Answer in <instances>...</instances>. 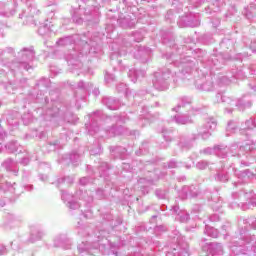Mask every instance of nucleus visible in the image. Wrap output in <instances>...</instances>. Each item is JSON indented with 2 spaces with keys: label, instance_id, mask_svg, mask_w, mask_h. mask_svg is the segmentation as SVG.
<instances>
[{
  "label": "nucleus",
  "instance_id": "f257e3e1",
  "mask_svg": "<svg viewBox=\"0 0 256 256\" xmlns=\"http://www.w3.org/2000/svg\"><path fill=\"white\" fill-rule=\"evenodd\" d=\"M77 234L79 237L86 239L78 245V253L80 255H95V253H102L105 256H121L123 243L121 238L113 236L109 239V230L96 229L85 226L78 222Z\"/></svg>",
  "mask_w": 256,
  "mask_h": 256
},
{
  "label": "nucleus",
  "instance_id": "f03ea898",
  "mask_svg": "<svg viewBox=\"0 0 256 256\" xmlns=\"http://www.w3.org/2000/svg\"><path fill=\"white\" fill-rule=\"evenodd\" d=\"M238 225L241 227L239 233L232 239L230 243V256L237 255H255L256 253V237L249 234L247 228L251 227L256 230V218L250 217L245 219L239 218Z\"/></svg>",
  "mask_w": 256,
  "mask_h": 256
},
{
  "label": "nucleus",
  "instance_id": "7ed1b4c3",
  "mask_svg": "<svg viewBox=\"0 0 256 256\" xmlns=\"http://www.w3.org/2000/svg\"><path fill=\"white\" fill-rule=\"evenodd\" d=\"M229 151L232 157H237L240 167H249L255 163L256 148L255 143L251 140L242 145L234 143L230 148L223 144L214 147V153L217 157H222V159L227 157Z\"/></svg>",
  "mask_w": 256,
  "mask_h": 256
},
{
  "label": "nucleus",
  "instance_id": "20e7f679",
  "mask_svg": "<svg viewBox=\"0 0 256 256\" xmlns=\"http://www.w3.org/2000/svg\"><path fill=\"white\" fill-rule=\"evenodd\" d=\"M13 57H15V50L13 48L0 50V85H3L8 93H14L19 87H23V80L17 81L12 79L18 72L11 71V68H9Z\"/></svg>",
  "mask_w": 256,
  "mask_h": 256
},
{
  "label": "nucleus",
  "instance_id": "39448f33",
  "mask_svg": "<svg viewBox=\"0 0 256 256\" xmlns=\"http://www.w3.org/2000/svg\"><path fill=\"white\" fill-rule=\"evenodd\" d=\"M77 197L82 202H77L75 196L67 191H62L61 198L70 211H77L80 209L81 217L84 219H91L93 217V211H91V205L93 204V194L89 191H79L77 192Z\"/></svg>",
  "mask_w": 256,
  "mask_h": 256
},
{
  "label": "nucleus",
  "instance_id": "423d86ee",
  "mask_svg": "<svg viewBox=\"0 0 256 256\" xmlns=\"http://www.w3.org/2000/svg\"><path fill=\"white\" fill-rule=\"evenodd\" d=\"M51 107L46 108H38L37 113L44 117L46 121H51V119L55 117H59L60 119H64L68 123H74L75 120L69 118L71 112L67 109V107L63 106V103L60 101L51 100Z\"/></svg>",
  "mask_w": 256,
  "mask_h": 256
},
{
  "label": "nucleus",
  "instance_id": "0eeeda50",
  "mask_svg": "<svg viewBox=\"0 0 256 256\" xmlns=\"http://www.w3.org/2000/svg\"><path fill=\"white\" fill-rule=\"evenodd\" d=\"M233 201L230 202V209L240 208L242 211H247L256 207V194L253 190H240L232 193Z\"/></svg>",
  "mask_w": 256,
  "mask_h": 256
},
{
  "label": "nucleus",
  "instance_id": "6e6552de",
  "mask_svg": "<svg viewBox=\"0 0 256 256\" xmlns=\"http://www.w3.org/2000/svg\"><path fill=\"white\" fill-rule=\"evenodd\" d=\"M186 49L187 47L182 46L177 50L179 54H166L168 63L178 67L180 73H191V70L195 68V58L181 54V50L185 51Z\"/></svg>",
  "mask_w": 256,
  "mask_h": 256
},
{
  "label": "nucleus",
  "instance_id": "1a4fd4ad",
  "mask_svg": "<svg viewBox=\"0 0 256 256\" xmlns=\"http://www.w3.org/2000/svg\"><path fill=\"white\" fill-rule=\"evenodd\" d=\"M35 59V50L33 47L30 48H23L18 52L17 58L12 60L9 65V69L13 71H29L32 69L31 61Z\"/></svg>",
  "mask_w": 256,
  "mask_h": 256
},
{
  "label": "nucleus",
  "instance_id": "9d476101",
  "mask_svg": "<svg viewBox=\"0 0 256 256\" xmlns=\"http://www.w3.org/2000/svg\"><path fill=\"white\" fill-rule=\"evenodd\" d=\"M170 237V251L166 252V256H189V244L185 242L179 230H174Z\"/></svg>",
  "mask_w": 256,
  "mask_h": 256
},
{
  "label": "nucleus",
  "instance_id": "9b49d317",
  "mask_svg": "<svg viewBox=\"0 0 256 256\" xmlns=\"http://www.w3.org/2000/svg\"><path fill=\"white\" fill-rule=\"evenodd\" d=\"M173 77L171 74V69L164 68L154 73V79L152 80L153 86L157 89V91H166L169 89V79Z\"/></svg>",
  "mask_w": 256,
  "mask_h": 256
},
{
  "label": "nucleus",
  "instance_id": "f8f14e48",
  "mask_svg": "<svg viewBox=\"0 0 256 256\" xmlns=\"http://www.w3.org/2000/svg\"><path fill=\"white\" fill-rule=\"evenodd\" d=\"M89 119L90 122L85 124V128L88 132V135H91L93 137L97 135V133L101 132V130L99 129V123L103 121V112L101 110H98L90 114Z\"/></svg>",
  "mask_w": 256,
  "mask_h": 256
},
{
  "label": "nucleus",
  "instance_id": "ddd939ff",
  "mask_svg": "<svg viewBox=\"0 0 256 256\" xmlns=\"http://www.w3.org/2000/svg\"><path fill=\"white\" fill-rule=\"evenodd\" d=\"M167 175V172L160 171L156 169L154 172H150V175L147 178H140L138 180V183L142 189H147L149 185H153L155 181H159V179H163Z\"/></svg>",
  "mask_w": 256,
  "mask_h": 256
},
{
  "label": "nucleus",
  "instance_id": "4468645a",
  "mask_svg": "<svg viewBox=\"0 0 256 256\" xmlns=\"http://www.w3.org/2000/svg\"><path fill=\"white\" fill-rule=\"evenodd\" d=\"M53 247L69 251L73 249V240L67 234H57L53 239Z\"/></svg>",
  "mask_w": 256,
  "mask_h": 256
},
{
  "label": "nucleus",
  "instance_id": "2eb2a0df",
  "mask_svg": "<svg viewBox=\"0 0 256 256\" xmlns=\"http://www.w3.org/2000/svg\"><path fill=\"white\" fill-rule=\"evenodd\" d=\"M235 177H237L238 181L234 182V187H239V185H243V183H247L250 179H255V173L251 172V170L246 169L244 171H239L237 168H232Z\"/></svg>",
  "mask_w": 256,
  "mask_h": 256
},
{
  "label": "nucleus",
  "instance_id": "dca6fc26",
  "mask_svg": "<svg viewBox=\"0 0 256 256\" xmlns=\"http://www.w3.org/2000/svg\"><path fill=\"white\" fill-rule=\"evenodd\" d=\"M179 27H199L201 25V18L199 14L190 13L187 16H182L178 21Z\"/></svg>",
  "mask_w": 256,
  "mask_h": 256
},
{
  "label": "nucleus",
  "instance_id": "f3484780",
  "mask_svg": "<svg viewBox=\"0 0 256 256\" xmlns=\"http://www.w3.org/2000/svg\"><path fill=\"white\" fill-rule=\"evenodd\" d=\"M233 102L234 104H230V108H225L226 113H233V107H237L240 111H245V109H249L253 105L249 96H243L238 100L233 99Z\"/></svg>",
  "mask_w": 256,
  "mask_h": 256
},
{
  "label": "nucleus",
  "instance_id": "a211bd4d",
  "mask_svg": "<svg viewBox=\"0 0 256 256\" xmlns=\"http://www.w3.org/2000/svg\"><path fill=\"white\" fill-rule=\"evenodd\" d=\"M21 1L26 5L27 9L23 10L22 13L19 14V19H23V17H26V19H33V17H35V15L39 13L37 6L33 2V0H21Z\"/></svg>",
  "mask_w": 256,
  "mask_h": 256
},
{
  "label": "nucleus",
  "instance_id": "6ab92c4d",
  "mask_svg": "<svg viewBox=\"0 0 256 256\" xmlns=\"http://www.w3.org/2000/svg\"><path fill=\"white\" fill-rule=\"evenodd\" d=\"M215 129H217V121L210 118L199 130L198 135H200L202 139H209V137H211V131H215Z\"/></svg>",
  "mask_w": 256,
  "mask_h": 256
},
{
  "label": "nucleus",
  "instance_id": "aec40b11",
  "mask_svg": "<svg viewBox=\"0 0 256 256\" xmlns=\"http://www.w3.org/2000/svg\"><path fill=\"white\" fill-rule=\"evenodd\" d=\"M21 217L15 215L13 212H8L4 216V227L5 229H13L21 225Z\"/></svg>",
  "mask_w": 256,
  "mask_h": 256
},
{
  "label": "nucleus",
  "instance_id": "412c9836",
  "mask_svg": "<svg viewBox=\"0 0 256 256\" xmlns=\"http://www.w3.org/2000/svg\"><path fill=\"white\" fill-rule=\"evenodd\" d=\"M79 55H77V51L72 50L71 53L67 54L65 56V59L72 71H75L77 69H81L83 67V63L81 60H79Z\"/></svg>",
  "mask_w": 256,
  "mask_h": 256
},
{
  "label": "nucleus",
  "instance_id": "4be33fe9",
  "mask_svg": "<svg viewBox=\"0 0 256 256\" xmlns=\"http://www.w3.org/2000/svg\"><path fill=\"white\" fill-rule=\"evenodd\" d=\"M179 197L182 199H189V197H201L199 186H184L179 194Z\"/></svg>",
  "mask_w": 256,
  "mask_h": 256
},
{
  "label": "nucleus",
  "instance_id": "5701e85b",
  "mask_svg": "<svg viewBox=\"0 0 256 256\" xmlns=\"http://www.w3.org/2000/svg\"><path fill=\"white\" fill-rule=\"evenodd\" d=\"M235 169V166H230L228 169H221L217 170L216 174L214 175L215 181H219L220 183H227L230 179L231 173H235L233 171Z\"/></svg>",
  "mask_w": 256,
  "mask_h": 256
},
{
  "label": "nucleus",
  "instance_id": "b1692460",
  "mask_svg": "<svg viewBox=\"0 0 256 256\" xmlns=\"http://www.w3.org/2000/svg\"><path fill=\"white\" fill-rule=\"evenodd\" d=\"M80 159L81 155L77 154V152H73L70 155L63 156L62 159L59 160V163H64V165H69V163H72V165L77 166L79 165Z\"/></svg>",
  "mask_w": 256,
  "mask_h": 256
},
{
  "label": "nucleus",
  "instance_id": "393cba45",
  "mask_svg": "<svg viewBox=\"0 0 256 256\" xmlns=\"http://www.w3.org/2000/svg\"><path fill=\"white\" fill-rule=\"evenodd\" d=\"M102 103L107 107V109H110L111 111H117V109L121 107V102L113 97H104L102 99Z\"/></svg>",
  "mask_w": 256,
  "mask_h": 256
},
{
  "label": "nucleus",
  "instance_id": "a878e982",
  "mask_svg": "<svg viewBox=\"0 0 256 256\" xmlns=\"http://www.w3.org/2000/svg\"><path fill=\"white\" fill-rule=\"evenodd\" d=\"M104 132L108 137H117V135H125L127 130H125L123 126L116 127L115 125H112L111 127L106 128Z\"/></svg>",
  "mask_w": 256,
  "mask_h": 256
},
{
  "label": "nucleus",
  "instance_id": "bb28decb",
  "mask_svg": "<svg viewBox=\"0 0 256 256\" xmlns=\"http://www.w3.org/2000/svg\"><path fill=\"white\" fill-rule=\"evenodd\" d=\"M172 122L176 125H189V123H193V120L189 114H176L172 117Z\"/></svg>",
  "mask_w": 256,
  "mask_h": 256
},
{
  "label": "nucleus",
  "instance_id": "cd10ccee",
  "mask_svg": "<svg viewBox=\"0 0 256 256\" xmlns=\"http://www.w3.org/2000/svg\"><path fill=\"white\" fill-rule=\"evenodd\" d=\"M150 122H151V115L147 111V107L144 106L142 107V111L137 123L139 127H145V125H149Z\"/></svg>",
  "mask_w": 256,
  "mask_h": 256
},
{
  "label": "nucleus",
  "instance_id": "c85d7f7f",
  "mask_svg": "<svg viewBox=\"0 0 256 256\" xmlns=\"http://www.w3.org/2000/svg\"><path fill=\"white\" fill-rule=\"evenodd\" d=\"M214 103H224L225 105H228V107L235 105L233 98L227 97L224 93L221 92L216 94Z\"/></svg>",
  "mask_w": 256,
  "mask_h": 256
},
{
  "label": "nucleus",
  "instance_id": "c756f323",
  "mask_svg": "<svg viewBox=\"0 0 256 256\" xmlns=\"http://www.w3.org/2000/svg\"><path fill=\"white\" fill-rule=\"evenodd\" d=\"M128 77L132 83H137L138 79H143V77H145V70H136L135 68H132L128 72Z\"/></svg>",
  "mask_w": 256,
  "mask_h": 256
},
{
  "label": "nucleus",
  "instance_id": "7c9ffc66",
  "mask_svg": "<svg viewBox=\"0 0 256 256\" xmlns=\"http://www.w3.org/2000/svg\"><path fill=\"white\" fill-rule=\"evenodd\" d=\"M196 89L199 91H213V82L211 80H207L206 82L203 80H197L195 82Z\"/></svg>",
  "mask_w": 256,
  "mask_h": 256
},
{
  "label": "nucleus",
  "instance_id": "2f4dec72",
  "mask_svg": "<svg viewBox=\"0 0 256 256\" xmlns=\"http://www.w3.org/2000/svg\"><path fill=\"white\" fill-rule=\"evenodd\" d=\"M208 251L211 256H220L223 255V246L219 243H210Z\"/></svg>",
  "mask_w": 256,
  "mask_h": 256
},
{
  "label": "nucleus",
  "instance_id": "473e14b6",
  "mask_svg": "<svg viewBox=\"0 0 256 256\" xmlns=\"http://www.w3.org/2000/svg\"><path fill=\"white\" fill-rule=\"evenodd\" d=\"M112 155L116 159H127V149L122 146H117L114 149H112Z\"/></svg>",
  "mask_w": 256,
  "mask_h": 256
},
{
  "label": "nucleus",
  "instance_id": "72a5a7b5",
  "mask_svg": "<svg viewBox=\"0 0 256 256\" xmlns=\"http://www.w3.org/2000/svg\"><path fill=\"white\" fill-rule=\"evenodd\" d=\"M160 132L162 133L165 140V142L161 143L160 147L161 149H167V147H169V143H171V130H166L165 128H162Z\"/></svg>",
  "mask_w": 256,
  "mask_h": 256
},
{
  "label": "nucleus",
  "instance_id": "f704fd0d",
  "mask_svg": "<svg viewBox=\"0 0 256 256\" xmlns=\"http://www.w3.org/2000/svg\"><path fill=\"white\" fill-rule=\"evenodd\" d=\"M81 45H84L83 48L81 50H79V55H81V57L87 55L88 53H90L91 51V47H93V40H81Z\"/></svg>",
  "mask_w": 256,
  "mask_h": 256
},
{
  "label": "nucleus",
  "instance_id": "c9c22d12",
  "mask_svg": "<svg viewBox=\"0 0 256 256\" xmlns=\"http://www.w3.org/2000/svg\"><path fill=\"white\" fill-rule=\"evenodd\" d=\"M191 103H193V100L191 98L184 97L181 99L180 103H178V105L172 109V111L179 113L181 109H185V107H187V105H191Z\"/></svg>",
  "mask_w": 256,
  "mask_h": 256
},
{
  "label": "nucleus",
  "instance_id": "e433bc0d",
  "mask_svg": "<svg viewBox=\"0 0 256 256\" xmlns=\"http://www.w3.org/2000/svg\"><path fill=\"white\" fill-rule=\"evenodd\" d=\"M15 185H17L16 183L11 184L9 182H4L3 179L0 180V191H4V193H6V191H9L10 193H17L15 191Z\"/></svg>",
  "mask_w": 256,
  "mask_h": 256
},
{
  "label": "nucleus",
  "instance_id": "4c0bfd02",
  "mask_svg": "<svg viewBox=\"0 0 256 256\" xmlns=\"http://www.w3.org/2000/svg\"><path fill=\"white\" fill-rule=\"evenodd\" d=\"M236 131H239V122L230 120L226 127V135H233Z\"/></svg>",
  "mask_w": 256,
  "mask_h": 256
},
{
  "label": "nucleus",
  "instance_id": "58836bf2",
  "mask_svg": "<svg viewBox=\"0 0 256 256\" xmlns=\"http://www.w3.org/2000/svg\"><path fill=\"white\" fill-rule=\"evenodd\" d=\"M98 173L99 177H104V179H107L109 175V164L106 162H101L98 166Z\"/></svg>",
  "mask_w": 256,
  "mask_h": 256
},
{
  "label": "nucleus",
  "instance_id": "ea45409f",
  "mask_svg": "<svg viewBox=\"0 0 256 256\" xmlns=\"http://www.w3.org/2000/svg\"><path fill=\"white\" fill-rule=\"evenodd\" d=\"M162 43L168 47H175V37L171 33L164 34L162 35Z\"/></svg>",
  "mask_w": 256,
  "mask_h": 256
},
{
  "label": "nucleus",
  "instance_id": "a19ab883",
  "mask_svg": "<svg viewBox=\"0 0 256 256\" xmlns=\"http://www.w3.org/2000/svg\"><path fill=\"white\" fill-rule=\"evenodd\" d=\"M44 236H45V232H43V230H40V229L32 230L30 241L31 243H35V241H40V239H43Z\"/></svg>",
  "mask_w": 256,
  "mask_h": 256
},
{
  "label": "nucleus",
  "instance_id": "79ce46f5",
  "mask_svg": "<svg viewBox=\"0 0 256 256\" xmlns=\"http://www.w3.org/2000/svg\"><path fill=\"white\" fill-rule=\"evenodd\" d=\"M210 206L213 211H221V208L223 207V199L221 197L213 198L210 202Z\"/></svg>",
  "mask_w": 256,
  "mask_h": 256
},
{
  "label": "nucleus",
  "instance_id": "37998d69",
  "mask_svg": "<svg viewBox=\"0 0 256 256\" xmlns=\"http://www.w3.org/2000/svg\"><path fill=\"white\" fill-rule=\"evenodd\" d=\"M204 233L205 235H208V237H213L214 239H217V237H219V230L209 225L205 226Z\"/></svg>",
  "mask_w": 256,
  "mask_h": 256
},
{
  "label": "nucleus",
  "instance_id": "c03bdc74",
  "mask_svg": "<svg viewBox=\"0 0 256 256\" xmlns=\"http://www.w3.org/2000/svg\"><path fill=\"white\" fill-rule=\"evenodd\" d=\"M250 73L251 75H256V65H252L250 66ZM248 87L251 89V91H253L254 93H256V76H255V80H251L248 83Z\"/></svg>",
  "mask_w": 256,
  "mask_h": 256
},
{
  "label": "nucleus",
  "instance_id": "a18cd8bd",
  "mask_svg": "<svg viewBox=\"0 0 256 256\" xmlns=\"http://www.w3.org/2000/svg\"><path fill=\"white\" fill-rule=\"evenodd\" d=\"M178 145L179 147H181V149H191V147H193L191 139L187 137L180 138V142L178 143Z\"/></svg>",
  "mask_w": 256,
  "mask_h": 256
},
{
  "label": "nucleus",
  "instance_id": "49530a36",
  "mask_svg": "<svg viewBox=\"0 0 256 256\" xmlns=\"http://www.w3.org/2000/svg\"><path fill=\"white\" fill-rule=\"evenodd\" d=\"M38 34L41 37H49V35L51 34V29H49V26H47V24L41 25L38 28Z\"/></svg>",
  "mask_w": 256,
  "mask_h": 256
},
{
  "label": "nucleus",
  "instance_id": "de8ad7c7",
  "mask_svg": "<svg viewBox=\"0 0 256 256\" xmlns=\"http://www.w3.org/2000/svg\"><path fill=\"white\" fill-rule=\"evenodd\" d=\"M71 43H73V37L71 36L60 38L57 41V45H59V47H65L66 45H71Z\"/></svg>",
  "mask_w": 256,
  "mask_h": 256
},
{
  "label": "nucleus",
  "instance_id": "09e8293b",
  "mask_svg": "<svg viewBox=\"0 0 256 256\" xmlns=\"http://www.w3.org/2000/svg\"><path fill=\"white\" fill-rule=\"evenodd\" d=\"M118 23L123 29H127V28L133 27V25H135L134 22H129V19H127V18L118 19Z\"/></svg>",
  "mask_w": 256,
  "mask_h": 256
},
{
  "label": "nucleus",
  "instance_id": "8fccbe9b",
  "mask_svg": "<svg viewBox=\"0 0 256 256\" xmlns=\"http://www.w3.org/2000/svg\"><path fill=\"white\" fill-rule=\"evenodd\" d=\"M19 144L15 141L9 142L5 148L9 153H16V151L19 149Z\"/></svg>",
  "mask_w": 256,
  "mask_h": 256
},
{
  "label": "nucleus",
  "instance_id": "3c124183",
  "mask_svg": "<svg viewBox=\"0 0 256 256\" xmlns=\"http://www.w3.org/2000/svg\"><path fill=\"white\" fill-rule=\"evenodd\" d=\"M91 87H93V84H86L83 81L78 82L77 84V89H80V91H82L83 93H87V91H89V89H91Z\"/></svg>",
  "mask_w": 256,
  "mask_h": 256
},
{
  "label": "nucleus",
  "instance_id": "603ef678",
  "mask_svg": "<svg viewBox=\"0 0 256 256\" xmlns=\"http://www.w3.org/2000/svg\"><path fill=\"white\" fill-rule=\"evenodd\" d=\"M116 89L119 93H125L126 97H129V88H127V84L120 83L117 85Z\"/></svg>",
  "mask_w": 256,
  "mask_h": 256
},
{
  "label": "nucleus",
  "instance_id": "864d4df0",
  "mask_svg": "<svg viewBox=\"0 0 256 256\" xmlns=\"http://www.w3.org/2000/svg\"><path fill=\"white\" fill-rule=\"evenodd\" d=\"M111 121L112 123H125V116H114L111 118H106L105 123H109Z\"/></svg>",
  "mask_w": 256,
  "mask_h": 256
},
{
  "label": "nucleus",
  "instance_id": "5fc2aeb1",
  "mask_svg": "<svg viewBox=\"0 0 256 256\" xmlns=\"http://www.w3.org/2000/svg\"><path fill=\"white\" fill-rule=\"evenodd\" d=\"M2 166L5 167L7 171H12L13 167H15V162L13 159H7L3 162Z\"/></svg>",
  "mask_w": 256,
  "mask_h": 256
},
{
  "label": "nucleus",
  "instance_id": "6e6d98bb",
  "mask_svg": "<svg viewBox=\"0 0 256 256\" xmlns=\"http://www.w3.org/2000/svg\"><path fill=\"white\" fill-rule=\"evenodd\" d=\"M74 178L73 177H64V178H59L56 182V186L59 187V185H61V183H67L68 185H70V183H73Z\"/></svg>",
  "mask_w": 256,
  "mask_h": 256
},
{
  "label": "nucleus",
  "instance_id": "4d7b16f0",
  "mask_svg": "<svg viewBox=\"0 0 256 256\" xmlns=\"http://www.w3.org/2000/svg\"><path fill=\"white\" fill-rule=\"evenodd\" d=\"M145 37V35L143 34V32H135L133 34V40L136 42V43H141V41H143V38Z\"/></svg>",
  "mask_w": 256,
  "mask_h": 256
},
{
  "label": "nucleus",
  "instance_id": "13d9d810",
  "mask_svg": "<svg viewBox=\"0 0 256 256\" xmlns=\"http://www.w3.org/2000/svg\"><path fill=\"white\" fill-rule=\"evenodd\" d=\"M207 167H209V163L205 160H201L198 163H196V169H199L200 171L207 169Z\"/></svg>",
  "mask_w": 256,
  "mask_h": 256
},
{
  "label": "nucleus",
  "instance_id": "bf43d9fd",
  "mask_svg": "<svg viewBox=\"0 0 256 256\" xmlns=\"http://www.w3.org/2000/svg\"><path fill=\"white\" fill-rule=\"evenodd\" d=\"M22 121H23L24 125H29V123H32V121H33V115H31V113L24 114L22 116Z\"/></svg>",
  "mask_w": 256,
  "mask_h": 256
},
{
  "label": "nucleus",
  "instance_id": "052dcab7",
  "mask_svg": "<svg viewBox=\"0 0 256 256\" xmlns=\"http://www.w3.org/2000/svg\"><path fill=\"white\" fill-rule=\"evenodd\" d=\"M95 195H96V199H99V200L105 199L107 197V194L103 189L96 190Z\"/></svg>",
  "mask_w": 256,
  "mask_h": 256
},
{
  "label": "nucleus",
  "instance_id": "680f3d73",
  "mask_svg": "<svg viewBox=\"0 0 256 256\" xmlns=\"http://www.w3.org/2000/svg\"><path fill=\"white\" fill-rule=\"evenodd\" d=\"M72 21L76 23V25H81L83 23V19L77 15V12L72 15Z\"/></svg>",
  "mask_w": 256,
  "mask_h": 256
},
{
  "label": "nucleus",
  "instance_id": "e2e57ef3",
  "mask_svg": "<svg viewBox=\"0 0 256 256\" xmlns=\"http://www.w3.org/2000/svg\"><path fill=\"white\" fill-rule=\"evenodd\" d=\"M156 196L158 199H165L167 197V191L165 190H156Z\"/></svg>",
  "mask_w": 256,
  "mask_h": 256
},
{
  "label": "nucleus",
  "instance_id": "0e129e2a",
  "mask_svg": "<svg viewBox=\"0 0 256 256\" xmlns=\"http://www.w3.org/2000/svg\"><path fill=\"white\" fill-rule=\"evenodd\" d=\"M122 3L127 7H135L137 5V0H122Z\"/></svg>",
  "mask_w": 256,
  "mask_h": 256
},
{
  "label": "nucleus",
  "instance_id": "69168bd1",
  "mask_svg": "<svg viewBox=\"0 0 256 256\" xmlns=\"http://www.w3.org/2000/svg\"><path fill=\"white\" fill-rule=\"evenodd\" d=\"M126 47H129V43H124V46H122L121 49L118 51L119 57L127 55V50H125Z\"/></svg>",
  "mask_w": 256,
  "mask_h": 256
},
{
  "label": "nucleus",
  "instance_id": "338daca9",
  "mask_svg": "<svg viewBox=\"0 0 256 256\" xmlns=\"http://www.w3.org/2000/svg\"><path fill=\"white\" fill-rule=\"evenodd\" d=\"M101 153V146L97 145L95 148L90 149V155H100Z\"/></svg>",
  "mask_w": 256,
  "mask_h": 256
},
{
  "label": "nucleus",
  "instance_id": "774afa93",
  "mask_svg": "<svg viewBox=\"0 0 256 256\" xmlns=\"http://www.w3.org/2000/svg\"><path fill=\"white\" fill-rule=\"evenodd\" d=\"M105 81H106V83H111V82L115 81V75L106 73Z\"/></svg>",
  "mask_w": 256,
  "mask_h": 256
}]
</instances>
